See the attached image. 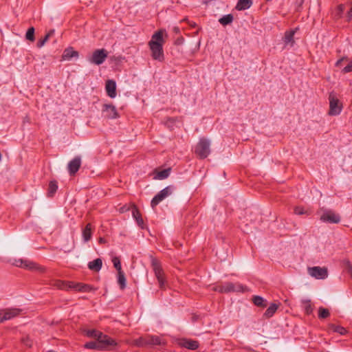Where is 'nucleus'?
<instances>
[{
  "label": "nucleus",
  "instance_id": "22",
  "mask_svg": "<svg viewBox=\"0 0 352 352\" xmlns=\"http://www.w3.org/2000/svg\"><path fill=\"white\" fill-rule=\"evenodd\" d=\"M92 236V227L91 223H87L82 230V237L85 242L89 241Z\"/></svg>",
  "mask_w": 352,
  "mask_h": 352
},
{
  "label": "nucleus",
  "instance_id": "33",
  "mask_svg": "<svg viewBox=\"0 0 352 352\" xmlns=\"http://www.w3.org/2000/svg\"><path fill=\"white\" fill-rule=\"evenodd\" d=\"M303 307L305 311V313L308 315L311 314L313 311V308L311 305V300H305L302 301Z\"/></svg>",
  "mask_w": 352,
  "mask_h": 352
},
{
  "label": "nucleus",
  "instance_id": "6",
  "mask_svg": "<svg viewBox=\"0 0 352 352\" xmlns=\"http://www.w3.org/2000/svg\"><path fill=\"white\" fill-rule=\"evenodd\" d=\"M195 152L200 158H206L210 153L209 140L201 138L195 146Z\"/></svg>",
  "mask_w": 352,
  "mask_h": 352
},
{
  "label": "nucleus",
  "instance_id": "5",
  "mask_svg": "<svg viewBox=\"0 0 352 352\" xmlns=\"http://www.w3.org/2000/svg\"><path fill=\"white\" fill-rule=\"evenodd\" d=\"M151 265L155 276L158 281L160 288L164 289L166 281L164 276V272L161 267L160 263L156 258H153L151 261Z\"/></svg>",
  "mask_w": 352,
  "mask_h": 352
},
{
  "label": "nucleus",
  "instance_id": "24",
  "mask_svg": "<svg viewBox=\"0 0 352 352\" xmlns=\"http://www.w3.org/2000/svg\"><path fill=\"white\" fill-rule=\"evenodd\" d=\"M278 306L275 304V303H272L270 305V307L266 309L264 315L267 317V318H271L274 314V313L276 311V310L278 309Z\"/></svg>",
  "mask_w": 352,
  "mask_h": 352
},
{
  "label": "nucleus",
  "instance_id": "31",
  "mask_svg": "<svg viewBox=\"0 0 352 352\" xmlns=\"http://www.w3.org/2000/svg\"><path fill=\"white\" fill-rule=\"evenodd\" d=\"M58 185L56 181H51L49 184L48 195L52 197L56 192Z\"/></svg>",
  "mask_w": 352,
  "mask_h": 352
},
{
  "label": "nucleus",
  "instance_id": "12",
  "mask_svg": "<svg viewBox=\"0 0 352 352\" xmlns=\"http://www.w3.org/2000/svg\"><path fill=\"white\" fill-rule=\"evenodd\" d=\"M16 265L25 269L38 270L43 272H45V267H41L36 264V263L28 260L20 259L19 261H16Z\"/></svg>",
  "mask_w": 352,
  "mask_h": 352
},
{
  "label": "nucleus",
  "instance_id": "2",
  "mask_svg": "<svg viewBox=\"0 0 352 352\" xmlns=\"http://www.w3.org/2000/svg\"><path fill=\"white\" fill-rule=\"evenodd\" d=\"M85 334L89 338L97 340L101 351L112 350L113 348L116 346L118 344L115 340L96 329L85 330Z\"/></svg>",
  "mask_w": 352,
  "mask_h": 352
},
{
  "label": "nucleus",
  "instance_id": "23",
  "mask_svg": "<svg viewBox=\"0 0 352 352\" xmlns=\"http://www.w3.org/2000/svg\"><path fill=\"white\" fill-rule=\"evenodd\" d=\"M252 302L256 306L259 307H265L267 306L266 300L259 296H253Z\"/></svg>",
  "mask_w": 352,
  "mask_h": 352
},
{
  "label": "nucleus",
  "instance_id": "18",
  "mask_svg": "<svg viewBox=\"0 0 352 352\" xmlns=\"http://www.w3.org/2000/svg\"><path fill=\"white\" fill-rule=\"evenodd\" d=\"M132 216L135 219L137 224L141 228H144V223L142 217L141 213L136 206H132Z\"/></svg>",
  "mask_w": 352,
  "mask_h": 352
},
{
  "label": "nucleus",
  "instance_id": "44",
  "mask_svg": "<svg viewBox=\"0 0 352 352\" xmlns=\"http://www.w3.org/2000/svg\"><path fill=\"white\" fill-rule=\"evenodd\" d=\"M99 242L100 243H104V239L103 238H100Z\"/></svg>",
  "mask_w": 352,
  "mask_h": 352
},
{
  "label": "nucleus",
  "instance_id": "16",
  "mask_svg": "<svg viewBox=\"0 0 352 352\" xmlns=\"http://www.w3.org/2000/svg\"><path fill=\"white\" fill-rule=\"evenodd\" d=\"M69 289H74L76 291L82 292H89L94 289L91 285L80 283H75L72 282L69 283Z\"/></svg>",
  "mask_w": 352,
  "mask_h": 352
},
{
  "label": "nucleus",
  "instance_id": "21",
  "mask_svg": "<svg viewBox=\"0 0 352 352\" xmlns=\"http://www.w3.org/2000/svg\"><path fill=\"white\" fill-rule=\"evenodd\" d=\"M252 4V0H239L236 6V9L238 10H245L250 8Z\"/></svg>",
  "mask_w": 352,
  "mask_h": 352
},
{
  "label": "nucleus",
  "instance_id": "10",
  "mask_svg": "<svg viewBox=\"0 0 352 352\" xmlns=\"http://www.w3.org/2000/svg\"><path fill=\"white\" fill-rule=\"evenodd\" d=\"M308 274L316 279H324L328 276L327 267L318 266L308 267Z\"/></svg>",
  "mask_w": 352,
  "mask_h": 352
},
{
  "label": "nucleus",
  "instance_id": "27",
  "mask_svg": "<svg viewBox=\"0 0 352 352\" xmlns=\"http://www.w3.org/2000/svg\"><path fill=\"white\" fill-rule=\"evenodd\" d=\"M71 283L72 282H65V281L57 280L54 282L53 285L58 289H67L69 288V283Z\"/></svg>",
  "mask_w": 352,
  "mask_h": 352
},
{
  "label": "nucleus",
  "instance_id": "29",
  "mask_svg": "<svg viewBox=\"0 0 352 352\" xmlns=\"http://www.w3.org/2000/svg\"><path fill=\"white\" fill-rule=\"evenodd\" d=\"M233 21V16L230 14L224 15L223 17L219 19V23L223 25H226Z\"/></svg>",
  "mask_w": 352,
  "mask_h": 352
},
{
  "label": "nucleus",
  "instance_id": "15",
  "mask_svg": "<svg viewBox=\"0 0 352 352\" xmlns=\"http://www.w3.org/2000/svg\"><path fill=\"white\" fill-rule=\"evenodd\" d=\"M103 111L107 118L115 119L119 117L116 107L112 104H104Z\"/></svg>",
  "mask_w": 352,
  "mask_h": 352
},
{
  "label": "nucleus",
  "instance_id": "40",
  "mask_svg": "<svg viewBox=\"0 0 352 352\" xmlns=\"http://www.w3.org/2000/svg\"><path fill=\"white\" fill-rule=\"evenodd\" d=\"M352 72V59L351 61L342 69V73L346 74Z\"/></svg>",
  "mask_w": 352,
  "mask_h": 352
},
{
  "label": "nucleus",
  "instance_id": "30",
  "mask_svg": "<svg viewBox=\"0 0 352 352\" xmlns=\"http://www.w3.org/2000/svg\"><path fill=\"white\" fill-rule=\"evenodd\" d=\"M170 168H168V169H164V170H162L161 171H159L156 176L155 177V179H166L168 177L169 174H170Z\"/></svg>",
  "mask_w": 352,
  "mask_h": 352
},
{
  "label": "nucleus",
  "instance_id": "34",
  "mask_svg": "<svg viewBox=\"0 0 352 352\" xmlns=\"http://www.w3.org/2000/svg\"><path fill=\"white\" fill-rule=\"evenodd\" d=\"M295 32L294 31H289L286 32L284 36V41L285 43H294V36Z\"/></svg>",
  "mask_w": 352,
  "mask_h": 352
},
{
  "label": "nucleus",
  "instance_id": "3",
  "mask_svg": "<svg viewBox=\"0 0 352 352\" xmlns=\"http://www.w3.org/2000/svg\"><path fill=\"white\" fill-rule=\"evenodd\" d=\"M165 344L166 342L162 336L153 335H146L133 341V344L137 346H161Z\"/></svg>",
  "mask_w": 352,
  "mask_h": 352
},
{
  "label": "nucleus",
  "instance_id": "26",
  "mask_svg": "<svg viewBox=\"0 0 352 352\" xmlns=\"http://www.w3.org/2000/svg\"><path fill=\"white\" fill-rule=\"evenodd\" d=\"M118 283L121 289L126 287V278L123 271L118 272Z\"/></svg>",
  "mask_w": 352,
  "mask_h": 352
},
{
  "label": "nucleus",
  "instance_id": "14",
  "mask_svg": "<svg viewBox=\"0 0 352 352\" xmlns=\"http://www.w3.org/2000/svg\"><path fill=\"white\" fill-rule=\"evenodd\" d=\"M81 166V158L79 156L75 157L71 160L67 166L69 173L71 175H75L78 172Z\"/></svg>",
  "mask_w": 352,
  "mask_h": 352
},
{
  "label": "nucleus",
  "instance_id": "42",
  "mask_svg": "<svg viewBox=\"0 0 352 352\" xmlns=\"http://www.w3.org/2000/svg\"><path fill=\"white\" fill-rule=\"evenodd\" d=\"M345 59H346V57H342V58H341L340 59H339L338 60H337V62L336 63V66H337V67H338V66H339V65L341 64V63H342L344 60H345Z\"/></svg>",
  "mask_w": 352,
  "mask_h": 352
},
{
  "label": "nucleus",
  "instance_id": "25",
  "mask_svg": "<svg viewBox=\"0 0 352 352\" xmlns=\"http://www.w3.org/2000/svg\"><path fill=\"white\" fill-rule=\"evenodd\" d=\"M183 346L188 349L195 350L199 347V342L195 340H185Z\"/></svg>",
  "mask_w": 352,
  "mask_h": 352
},
{
  "label": "nucleus",
  "instance_id": "35",
  "mask_svg": "<svg viewBox=\"0 0 352 352\" xmlns=\"http://www.w3.org/2000/svg\"><path fill=\"white\" fill-rule=\"evenodd\" d=\"M25 38L30 41H34V28L33 27H31L28 30L25 34Z\"/></svg>",
  "mask_w": 352,
  "mask_h": 352
},
{
  "label": "nucleus",
  "instance_id": "32",
  "mask_svg": "<svg viewBox=\"0 0 352 352\" xmlns=\"http://www.w3.org/2000/svg\"><path fill=\"white\" fill-rule=\"evenodd\" d=\"M330 316V313L328 309L324 308L322 307H319L318 309V318L320 319H324L328 318Z\"/></svg>",
  "mask_w": 352,
  "mask_h": 352
},
{
  "label": "nucleus",
  "instance_id": "38",
  "mask_svg": "<svg viewBox=\"0 0 352 352\" xmlns=\"http://www.w3.org/2000/svg\"><path fill=\"white\" fill-rule=\"evenodd\" d=\"M331 329L333 331L338 332L341 335H344L346 333V329L344 327H340V326L331 325Z\"/></svg>",
  "mask_w": 352,
  "mask_h": 352
},
{
  "label": "nucleus",
  "instance_id": "41",
  "mask_svg": "<svg viewBox=\"0 0 352 352\" xmlns=\"http://www.w3.org/2000/svg\"><path fill=\"white\" fill-rule=\"evenodd\" d=\"M294 213L296 214H302L305 213V211L302 207L296 206L294 208Z\"/></svg>",
  "mask_w": 352,
  "mask_h": 352
},
{
  "label": "nucleus",
  "instance_id": "19",
  "mask_svg": "<svg viewBox=\"0 0 352 352\" xmlns=\"http://www.w3.org/2000/svg\"><path fill=\"white\" fill-rule=\"evenodd\" d=\"M79 56L78 52L75 51L73 47H67L66 48L62 55V59L63 60H69L72 58H78Z\"/></svg>",
  "mask_w": 352,
  "mask_h": 352
},
{
  "label": "nucleus",
  "instance_id": "9",
  "mask_svg": "<svg viewBox=\"0 0 352 352\" xmlns=\"http://www.w3.org/2000/svg\"><path fill=\"white\" fill-rule=\"evenodd\" d=\"M107 56L108 53L106 50H96L93 52L92 56L89 58V60L93 64L99 65L104 63Z\"/></svg>",
  "mask_w": 352,
  "mask_h": 352
},
{
  "label": "nucleus",
  "instance_id": "17",
  "mask_svg": "<svg viewBox=\"0 0 352 352\" xmlns=\"http://www.w3.org/2000/svg\"><path fill=\"white\" fill-rule=\"evenodd\" d=\"M105 89L107 95L111 98H114L116 96V82L113 80H108L106 82Z\"/></svg>",
  "mask_w": 352,
  "mask_h": 352
},
{
  "label": "nucleus",
  "instance_id": "13",
  "mask_svg": "<svg viewBox=\"0 0 352 352\" xmlns=\"http://www.w3.org/2000/svg\"><path fill=\"white\" fill-rule=\"evenodd\" d=\"M0 311L1 312L3 321L12 319L19 316L21 311V309L16 308L6 309Z\"/></svg>",
  "mask_w": 352,
  "mask_h": 352
},
{
  "label": "nucleus",
  "instance_id": "36",
  "mask_svg": "<svg viewBox=\"0 0 352 352\" xmlns=\"http://www.w3.org/2000/svg\"><path fill=\"white\" fill-rule=\"evenodd\" d=\"M112 263H113L115 268L117 270L118 272L122 271L120 260L118 256H115L112 258Z\"/></svg>",
  "mask_w": 352,
  "mask_h": 352
},
{
  "label": "nucleus",
  "instance_id": "37",
  "mask_svg": "<svg viewBox=\"0 0 352 352\" xmlns=\"http://www.w3.org/2000/svg\"><path fill=\"white\" fill-rule=\"evenodd\" d=\"M345 9V7L343 4H340L336 9V17L340 19L342 16V14Z\"/></svg>",
  "mask_w": 352,
  "mask_h": 352
},
{
  "label": "nucleus",
  "instance_id": "11",
  "mask_svg": "<svg viewBox=\"0 0 352 352\" xmlns=\"http://www.w3.org/2000/svg\"><path fill=\"white\" fill-rule=\"evenodd\" d=\"M320 220L330 223H338L340 221V217L334 211L329 210L323 212L320 217Z\"/></svg>",
  "mask_w": 352,
  "mask_h": 352
},
{
  "label": "nucleus",
  "instance_id": "8",
  "mask_svg": "<svg viewBox=\"0 0 352 352\" xmlns=\"http://www.w3.org/2000/svg\"><path fill=\"white\" fill-rule=\"evenodd\" d=\"M173 187L171 186H167L160 191L151 200V206L153 208H154L156 206H157L161 201H162L164 199L168 197L173 193Z\"/></svg>",
  "mask_w": 352,
  "mask_h": 352
},
{
  "label": "nucleus",
  "instance_id": "20",
  "mask_svg": "<svg viewBox=\"0 0 352 352\" xmlns=\"http://www.w3.org/2000/svg\"><path fill=\"white\" fill-rule=\"evenodd\" d=\"M102 261L101 258H96L88 263V267L89 270L98 272L102 268Z\"/></svg>",
  "mask_w": 352,
  "mask_h": 352
},
{
  "label": "nucleus",
  "instance_id": "43",
  "mask_svg": "<svg viewBox=\"0 0 352 352\" xmlns=\"http://www.w3.org/2000/svg\"><path fill=\"white\" fill-rule=\"evenodd\" d=\"M54 30H50V31L46 34V35H45V36H49V38H50L52 36H53V35H54Z\"/></svg>",
  "mask_w": 352,
  "mask_h": 352
},
{
  "label": "nucleus",
  "instance_id": "4",
  "mask_svg": "<svg viewBox=\"0 0 352 352\" xmlns=\"http://www.w3.org/2000/svg\"><path fill=\"white\" fill-rule=\"evenodd\" d=\"M329 100V110L328 114L331 116L340 115L343 109L342 102L336 97L334 93H330Z\"/></svg>",
  "mask_w": 352,
  "mask_h": 352
},
{
  "label": "nucleus",
  "instance_id": "1",
  "mask_svg": "<svg viewBox=\"0 0 352 352\" xmlns=\"http://www.w3.org/2000/svg\"><path fill=\"white\" fill-rule=\"evenodd\" d=\"M164 33V30H162L157 31L153 34L151 41L148 42L152 58L160 62H162L164 60L163 51V45L164 43L163 38Z\"/></svg>",
  "mask_w": 352,
  "mask_h": 352
},
{
  "label": "nucleus",
  "instance_id": "39",
  "mask_svg": "<svg viewBox=\"0 0 352 352\" xmlns=\"http://www.w3.org/2000/svg\"><path fill=\"white\" fill-rule=\"evenodd\" d=\"M49 40V36H45L43 38L38 41L36 45L38 48L42 47L45 43Z\"/></svg>",
  "mask_w": 352,
  "mask_h": 352
},
{
  "label": "nucleus",
  "instance_id": "7",
  "mask_svg": "<svg viewBox=\"0 0 352 352\" xmlns=\"http://www.w3.org/2000/svg\"><path fill=\"white\" fill-rule=\"evenodd\" d=\"M213 290L220 293H228L231 292H244L245 287L240 284H233L232 283H225L223 285H217L213 287Z\"/></svg>",
  "mask_w": 352,
  "mask_h": 352
},
{
  "label": "nucleus",
  "instance_id": "28",
  "mask_svg": "<svg viewBox=\"0 0 352 352\" xmlns=\"http://www.w3.org/2000/svg\"><path fill=\"white\" fill-rule=\"evenodd\" d=\"M85 348L96 351H101L98 341L97 340L85 343Z\"/></svg>",
  "mask_w": 352,
  "mask_h": 352
},
{
  "label": "nucleus",
  "instance_id": "45",
  "mask_svg": "<svg viewBox=\"0 0 352 352\" xmlns=\"http://www.w3.org/2000/svg\"><path fill=\"white\" fill-rule=\"evenodd\" d=\"M72 248H73V246L72 247V248H71V249L67 250H65V252H70V251H71V250H72Z\"/></svg>",
  "mask_w": 352,
  "mask_h": 352
}]
</instances>
